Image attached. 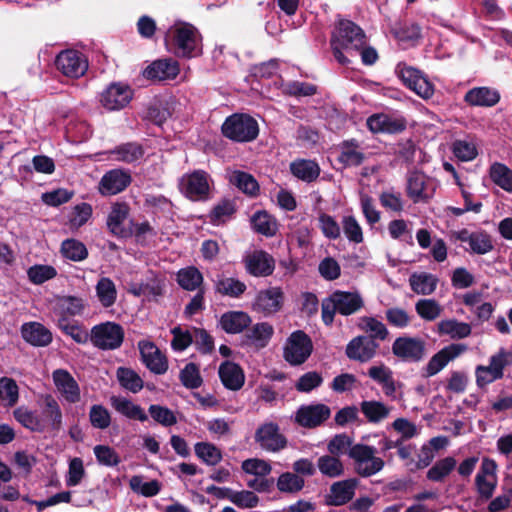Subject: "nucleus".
<instances>
[{"label":"nucleus","mask_w":512,"mask_h":512,"mask_svg":"<svg viewBox=\"0 0 512 512\" xmlns=\"http://www.w3.org/2000/svg\"><path fill=\"white\" fill-rule=\"evenodd\" d=\"M39 411L20 406L13 412L15 419L26 429L38 433L57 434L63 427V413L57 399L51 394L38 399Z\"/></svg>","instance_id":"nucleus-1"},{"label":"nucleus","mask_w":512,"mask_h":512,"mask_svg":"<svg viewBox=\"0 0 512 512\" xmlns=\"http://www.w3.org/2000/svg\"><path fill=\"white\" fill-rule=\"evenodd\" d=\"M365 46V35L360 27L349 20H340L331 38V47L336 60L343 65L350 63L343 51L358 52Z\"/></svg>","instance_id":"nucleus-2"},{"label":"nucleus","mask_w":512,"mask_h":512,"mask_svg":"<svg viewBox=\"0 0 512 512\" xmlns=\"http://www.w3.org/2000/svg\"><path fill=\"white\" fill-rule=\"evenodd\" d=\"M175 53L185 58L196 57L202 52V38L198 29L184 21H175L167 32Z\"/></svg>","instance_id":"nucleus-3"},{"label":"nucleus","mask_w":512,"mask_h":512,"mask_svg":"<svg viewBox=\"0 0 512 512\" xmlns=\"http://www.w3.org/2000/svg\"><path fill=\"white\" fill-rule=\"evenodd\" d=\"M363 306L364 301L358 292L335 291L322 301V320L326 325H331L336 312L348 316Z\"/></svg>","instance_id":"nucleus-4"},{"label":"nucleus","mask_w":512,"mask_h":512,"mask_svg":"<svg viewBox=\"0 0 512 512\" xmlns=\"http://www.w3.org/2000/svg\"><path fill=\"white\" fill-rule=\"evenodd\" d=\"M355 472L361 477H370L380 472L385 463L376 456V449L366 444H354L349 450Z\"/></svg>","instance_id":"nucleus-5"},{"label":"nucleus","mask_w":512,"mask_h":512,"mask_svg":"<svg viewBox=\"0 0 512 512\" xmlns=\"http://www.w3.org/2000/svg\"><path fill=\"white\" fill-rule=\"evenodd\" d=\"M512 362V353L504 348L498 350L489 358L488 365H478L475 368V379L478 388L500 380L504 376V369Z\"/></svg>","instance_id":"nucleus-6"},{"label":"nucleus","mask_w":512,"mask_h":512,"mask_svg":"<svg viewBox=\"0 0 512 512\" xmlns=\"http://www.w3.org/2000/svg\"><path fill=\"white\" fill-rule=\"evenodd\" d=\"M222 132L227 138L237 142H250L259 133L257 121L246 114H233L222 125Z\"/></svg>","instance_id":"nucleus-7"},{"label":"nucleus","mask_w":512,"mask_h":512,"mask_svg":"<svg viewBox=\"0 0 512 512\" xmlns=\"http://www.w3.org/2000/svg\"><path fill=\"white\" fill-rule=\"evenodd\" d=\"M395 73L403 84L420 98L428 100L433 97L435 86L419 69L409 66L406 63H399L395 68Z\"/></svg>","instance_id":"nucleus-8"},{"label":"nucleus","mask_w":512,"mask_h":512,"mask_svg":"<svg viewBox=\"0 0 512 512\" xmlns=\"http://www.w3.org/2000/svg\"><path fill=\"white\" fill-rule=\"evenodd\" d=\"M395 73L403 84L420 98L428 100L433 97L435 86L419 69L409 66L406 63H399L395 68Z\"/></svg>","instance_id":"nucleus-9"},{"label":"nucleus","mask_w":512,"mask_h":512,"mask_svg":"<svg viewBox=\"0 0 512 512\" xmlns=\"http://www.w3.org/2000/svg\"><path fill=\"white\" fill-rule=\"evenodd\" d=\"M241 469L246 475L253 476L247 480L246 485L256 492H268L273 484L269 478L272 472V465L269 461L261 458H249L242 462Z\"/></svg>","instance_id":"nucleus-10"},{"label":"nucleus","mask_w":512,"mask_h":512,"mask_svg":"<svg viewBox=\"0 0 512 512\" xmlns=\"http://www.w3.org/2000/svg\"><path fill=\"white\" fill-rule=\"evenodd\" d=\"M312 351L311 338L305 332L297 330L287 338L283 348V357L289 364L297 366L303 364L310 357Z\"/></svg>","instance_id":"nucleus-11"},{"label":"nucleus","mask_w":512,"mask_h":512,"mask_svg":"<svg viewBox=\"0 0 512 512\" xmlns=\"http://www.w3.org/2000/svg\"><path fill=\"white\" fill-rule=\"evenodd\" d=\"M210 176L203 170L184 174L179 180V189L193 201L206 200L210 191Z\"/></svg>","instance_id":"nucleus-12"},{"label":"nucleus","mask_w":512,"mask_h":512,"mask_svg":"<svg viewBox=\"0 0 512 512\" xmlns=\"http://www.w3.org/2000/svg\"><path fill=\"white\" fill-rule=\"evenodd\" d=\"M124 338L123 328L114 322H105L91 329L90 340L94 346L103 350H113L121 346Z\"/></svg>","instance_id":"nucleus-13"},{"label":"nucleus","mask_w":512,"mask_h":512,"mask_svg":"<svg viewBox=\"0 0 512 512\" xmlns=\"http://www.w3.org/2000/svg\"><path fill=\"white\" fill-rule=\"evenodd\" d=\"M255 442L267 452H279L287 446L286 437L280 432L279 426L274 422H265L255 431Z\"/></svg>","instance_id":"nucleus-14"},{"label":"nucleus","mask_w":512,"mask_h":512,"mask_svg":"<svg viewBox=\"0 0 512 512\" xmlns=\"http://www.w3.org/2000/svg\"><path fill=\"white\" fill-rule=\"evenodd\" d=\"M467 350V346L460 343H453L445 346L434 354L428 363L422 368L421 373L424 378H430L438 374L447 364L459 357Z\"/></svg>","instance_id":"nucleus-15"},{"label":"nucleus","mask_w":512,"mask_h":512,"mask_svg":"<svg viewBox=\"0 0 512 512\" xmlns=\"http://www.w3.org/2000/svg\"><path fill=\"white\" fill-rule=\"evenodd\" d=\"M437 184L421 172H413L407 180V195L414 203L427 202L436 191Z\"/></svg>","instance_id":"nucleus-16"},{"label":"nucleus","mask_w":512,"mask_h":512,"mask_svg":"<svg viewBox=\"0 0 512 512\" xmlns=\"http://www.w3.org/2000/svg\"><path fill=\"white\" fill-rule=\"evenodd\" d=\"M284 295L279 287L260 290L252 303V310L265 317L279 312L283 306Z\"/></svg>","instance_id":"nucleus-17"},{"label":"nucleus","mask_w":512,"mask_h":512,"mask_svg":"<svg viewBox=\"0 0 512 512\" xmlns=\"http://www.w3.org/2000/svg\"><path fill=\"white\" fill-rule=\"evenodd\" d=\"M56 66L65 76L79 78L87 71L88 61L82 53L66 50L57 56Z\"/></svg>","instance_id":"nucleus-18"},{"label":"nucleus","mask_w":512,"mask_h":512,"mask_svg":"<svg viewBox=\"0 0 512 512\" xmlns=\"http://www.w3.org/2000/svg\"><path fill=\"white\" fill-rule=\"evenodd\" d=\"M393 354L406 362H418L425 355V342L415 337H398L392 345Z\"/></svg>","instance_id":"nucleus-19"},{"label":"nucleus","mask_w":512,"mask_h":512,"mask_svg":"<svg viewBox=\"0 0 512 512\" xmlns=\"http://www.w3.org/2000/svg\"><path fill=\"white\" fill-rule=\"evenodd\" d=\"M132 96V90L128 85L112 83L101 93L100 103L109 111L120 110L131 101Z\"/></svg>","instance_id":"nucleus-20"},{"label":"nucleus","mask_w":512,"mask_h":512,"mask_svg":"<svg viewBox=\"0 0 512 512\" xmlns=\"http://www.w3.org/2000/svg\"><path fill=\"white\" fill-rule=\"evenodd\" d=\"M53 383L62 399L70 404L80 401L81 391L77 381L65 369H56L52 373Z\"/></svg>","instance_id":"nucleus-21"},{"label":"nucleus","mask_w":512,"mask_h":512,"mask_svg":"<svg viewBox=\"0 0 512 512\" xmlns=\"http://www.w3.org/2000/svg\"><path fill=\"white\" fill-rule=\"evenodd\" d=\"M496 462L490 458L482 460L480 469L475 477V485L479 495L485 499L490 498L497 485Z\"/></svg>","instance_id":"nucleus-22"},{"label":"nucleus","mask_w":512,"mask_h":512,"mask_svg":"<svg viewBox=\"0 0 512 512\" xmlns=\"http://www.w3.org/2000/svg\"><path fill=\"white\" fill-rule=\"evenodd\" d=\"M138 348L143 363L152 373L162 375L168 370L167 358L153 342L139 341Z\"/></svg>","instance_id":"nucleus-23"},{"label":"nucleus","mask_w":512,"mask_h":512,"mask_svg":"<svg viewBox=\"0 0 512 512\" xmlns=\"http://www.w3.org/2000/svg\"><path fill=\"white\" fill-rule=\"evenodd\" d=\"M129 172L122 169H112L106 172L98 185V190L103 196L116 195L124 191L131 183Z\"/></svg>","instance_id":"nucleus-24"},{"label":"nucleus","mask_w":512,"mask_h":512,"mask_svg":"<svg viewBox=\"0 0 512 512\" xmlns=\"http://www.w3.org/2000/svg\"><path fill=\"white\" fill-rule=\"evenodd\" d=\"M129 210L126 203L116 202L112 204L107 218V226L111 233L119 237H126L131 234Z\"/></svg>","instance_id":"nucleus-25"},{"label":"nucleus","mask_w":512,"mask_h":512,"mask_svg":"<svg viewBox=\"0 0 512 512\" xmlns=\"http://www.w3.org/2000/svg\"><path fill=\"white\" fill-rule=\"evenodd\" d=\"M247 272L255 277H265L274 270V259L267 252L255 250L244 257Z\"/></svg>","instance_id":"nucleus-26"},{"label":"nucleus","mask_w":512,"mask_h":512,"mask_svg":"<svg viewBox=\"0 0 512 512\" xmlns=\"http://www.w3.org/2000/svg\"><path fill=\"white\" fill-rule=\"evenodd\" d=\"M358 480L349 478L334 482L326 495V503L331 506H342L351 501L355 495Z\"/></svg>","instance_id":"nucleus-27"},{"label":"nucleus","mask_w":512,"mask_h":512,"mask_svg":"<svg viewBox=\"0 0 512 512\" xmlns=\"http://www.w3.org/2000/svg\"><path fill=\"white\" fill-rule=\"evenodd\" d=\"M378 348L379 344L375 340L367 336H358L348 343L346 355L352 360L367 362L375 356Z\"/></svg>","instance_id":"nucleus-28"},{"label":"nucleus","mask_w":512,"mask_h":512,"mask_svg":"<svg viewBox=\"0 0 512 512\" xmlns=\"http://www.w3.org/2000/svg\"><path fill=\"white\" fill-rule=\"evenodd\" d=\"M330 409L324 404L301 406L296 413V422L307 428H313L323 423L330 416Z\"/></svg>","instance_id":"nucleus-29"},{"label":"nucleus","mask_w":512,"mask_h":512,"mask_svg":"<svg viewBox=\"0 0 512 512\" xmlns=\"http://www.w3.org/2000/svg\"><path fill=\"white\" fill-rule=\"evenodd\" d=\"M179 71V64L176 60L160 59L154 61L144 70V76L159 81L172 80L177 77Z\"/></svg>","instance_id":"nucleus-30"},{"label":"nucleus","mask_w":512,"mask_h":512,"mask_svg":"<svg viewBox=\"0 0 512 512\" xmlns=\"http://www.w3.org/2000/svg\"><path fill=\"white\" fill-rule=\"evenodd\" d=\"M368 128L374 133H396L405 129L406 123L402 118L387 114H374L367 119Z\"/></svg>","instance_id":"nucleus-31"},{"label":"nucleus","mask_w":512,"mask_h":512,"mask_svg":"<svg viewBox=\"0 0 512 512\" xmlns=\"http://www.w3.org/2000/svg\"><path fill=\"white\" fill-rule=\"evenodd\" d=\"M23 339L36 347H45L52 342V333L38 322L24 323L21 327Z\"/></svg>","instance_id":"nucleus-32"},{"label":"nucleus","mask_w":512,"mask_h":512,"mask_svg":"<svg viewBox=\"0 0 512 512\" xmlns=\"http://www.w3.org/2000/svg\"><path fill=\"white\" fill-rule=\"evenodd\" d=\"M219 377L223 385L233 391L241 389L245 382V375L242 368L230 361L222 363L219 367Z\"/></svg>","instance_id":"nucleus-33"},{"label":"nucleus","mask_w":512,"mask_h":512,"mask_svg":"<svg viewBox=\"0 0 512 512\" xmlns=\"http://www.w3.org/2000/svg\"><path fill=\"white\" fill-rule=\"evenodd\" d=\"M110 404L115 411L130 420L145 422L148 416L144 409L123 396H111Z\"/></svg>","instance_id":"nucleus-34"},{"label":"nucleus","mask_w":512,"mask_h":512,"mask_svg":"<svg viewBox=\"0 0 512 512\" xmlns=\"http://www.w3.org/2000/svg\"><path fill=\"white\" fill-rule=\"evenodd\" d=\"M464 100L471 106L492 107L499 102L500 94L494 88L475 87L465 94Z\"/></svg>","instance_id":"nucleus-35"},{"label":"nucleus","mask_w":512,"mask_h":512,"mask_svg":"<svg viewBox=\"0 0 512 512\" xmlns=\"http://www.w3.org/2000/svg\"><path fill=\"white\" fill-rule=\"evenodd\" d=\"M289 169L294 177L307 183L315 181L321 171L318 163L309 159H295Z\"/></svg>","instance_id":"nucleus-36"},{"label":"nucleus","mask_w":512,"mask_h":512,"mask_svg":"<svg viewBox=\"0 0 512 512\" xmlns=\"http://www.w3.org/2000/svg\"><path fill=\"white\" fill-rule=\"evenodd\" d=\"M214 287L218 294L230 298H239L247 289L244 282L224 274L217 276L214 280Z\"/></svg>","instance_id":"nucleus-37"},{"label":"nucleus","mask_w":512,"mask_h":512,"mask_svg":"<svg viewBox=\"0 0 512 512\" xmlns=\"http://www.w3.org/2000/svg\"><path fill=\"white\" fill-rule=\"evenodd\" d=\"M392 407L381 401L365 400L360 403V410L370 423H380L390 416Z\"/></svg>","instance_id":"nucleus-38"},{"label":"nucleus","mask_w":512,"mask_h":512,"mask_svg":"<svg viewBox=\"0 0 512 512\" xmlns=\"http://www.w3.org/2000/svg\"><path fill=\"white\" fill-rule=\"evenodd\" d=\"M251 322L250 316L242 311H230L221 316L220 325L224 331L231 334L242 332Z\"/></svg>","instance_id":"nucleus-39"},{"label":"nucleus","mask_w":512,"mask_h":512,"mask_svg":"<svg viewBox=\"0 0 512 512\" xmlns=\"http://www.w3.org/2000/svg\"><path fill=\"white\" fill-rule=\"evenodd\" d=\"M229 182L248 196L258 195L260 187L257 180L249 173L233 170L228 173Z\"/></svg>","instance_id":"nucleus-40"},{"label":"nucleus","mask_w":512,"mask_h":512,"mask_svg":"<svg viewBox=\"0 0 512 512\" xmlns=\"http://www.w3.org/2000/svg\"><path fill=\"white\" fill-rule=\"evenodd\" d=\"M471 325L466 322H460L456 319H446L438 323V332L441 335H447L452 339H463L471 334Z\"/></svg>","instance_id":"nucleus-41"},{"label":"nucleus","mask_w":512,"mask_h":512,"mask_svg":"<svg viewBox=\"0 0 512 512\" xmlns=\"http://www.w3.org/2000/svg\"><path fill=\"white\" fill-rule=\"evenodd\" d=\"M409 283L415 293L430 295L437 287L438 278L427 272L414 273L410 276Z\"/></svg>","instance_id":"nucleus-42"},{"label":"nucleus","mask_w":512,"mask_h":512,"mask_svg":"<svg viewBox=\"0 0 512 512\" xmlns=\"http://www.w3.org/2000/svg\"><path fill=\"white\" fill-rule=\"evenodd\" d=\"M319 472L328 478H338L344 475L345 468L342 460L331 454L322 455L317 459Z\"/></svg>","instance_id":"nucleus-43"},{"label":"nucleus","mask_w":512,"mask_h":512,"mask_svg":"<svg viewBox=\"0 0 512 512\" xmlns=\"http://www.w3.org/2000/svg\"><path fill=\"white\" fill-rule=\"evenodd\" d=\"M492 182L504 191L512 193V170L503 163L494 162L489 169Z\"/></svg>","instance_id":"nucleus-44"},{"label":"nucleus","mask_w":512,"mask_h":512,"mask_svg":"<svg viewBox=\"0 0 512 512\" xmlns=\"http://www.w3.org/2000/svg\"><path fill=\"white\" fill-rule=\"evenodd\" d=\"M253 229L264 236H274L278 230L277 221L266 211H257L251 218Z\"/></svg>","instance_id":"nucleus-45"},{"label":"nucleus","mask_w":512,"mask_h":512,"mask_svg":"<svg viewBox=\"0 0 512 512\" xmlns=\"http://www.w3.org/2000/svg\"><path fill=\"white\" fill-rule=\"evenodd\" d=\"M358 327L368 334L373 340H385L389 334L385 324L374 317L364 316L359 318Z\"/></svg>","instance_id":"nucleus-46"},{"label":"nucleus","mask_w":512,"mask_h":512,"mask_svg":"<svg viewBox=\"0 0 512 512\" xmlns=\"http://www.w3.org/2000/svg\"><path fill=\"white\" fill-rule=\"evenodd\" d=\"M227 499L242 509L255 508L259 503V497L254 491L241 490L235 491L232 489H225Z\"/></svg>","instance_id":"nucleus-47"},{"label":"nucleus","mask_w":512,"mask_h":512,"mask_svg":"<svg viewBox=\"0 0 512 512\" xmlns=\"http://www.w3.org/2000/svg\"><path fill=\"white\" fill-rule=\"evenodd\" d=\"M273 326L267 322L254 325L248 332L247 337L257 348L265 347L273 336Z\"/></svg>","instance_id":"nucleus-48"},{"label":"nucleus","mask_w":512,"mask_h":512,"mask_svg":"<svg viewBox=\"0 0 512 512\" xmlns=\"http://www.w3.org/2000/svg\"><path fill=\"white\" fill-rule=\"evenodd\" d=\"M129 486L133 492L144 497H153L161 491V483L158 480L144 481L140 475L132 476Z\"/></svg>","instance_id":"nucleus-49"},{"label":"nucleus","mask_w":512,"mask_h":512,"mask_svg":"<svg viewBox=\"0 0 512 512\" xmlns=\"http://www.w3.org/2000/svg\"><path fill=\"white\" fill-rule=\"evenodd\" d=\"M177 282L185 290L194 291L203 282L201 272L195 267H186L178 271Z\"/></svg>","instance_id":"nucleus-50"},{"label":"nucleus","mask_w":512,"mask_h":512,"mask_svg":"<svg viewBox=\"0 0 512 512\" xmlns=\"http://www.w3.org/2000/svg\"><path fill=\"white\" fill-rule=\"evenodd\" d=\"M452 152L454 156L462 161L469 162L474 160L478 155L477 144L472 139L455 140L452 144Z\"/></svg>","instance_id":"nucleus-51"},{"label":"nucleus","mask_w":512,"mask_h":512,"mask_svg":"<svg viewBox=\"0 0 512 512\" xmlns=\"http://www.w3.org/2000/svg\"><path fill=\"white\" fill-rule=\"evenodd\" d=\"M96 294L104 307L112 306L117 298V290L114 282L108 277H102L96 284Z\"/></svg>","instance_id":"nucleus-52"},{"label":"nucleus","mask_w":512,"mask_h":512,"mask_svg":"<svg viewBox=\"0 0 512 512\" xmlns=\"http://www.w3.org/2000/svg\"><path fill=\"white\" fill-rule=\"evenodd\" d=\"M457 461L453 457L438 460L427 472V478L434 482L443 481L456 467Z\"/></svg>","instance_id":"nucleus-53"},{"label":"nucleus","mask_w":512,"mask_h":512,"mask_svg":"<svg viewBox=\"0 0 512 512\" xmlns=\"http://www.w3.org/2000/svg\"><path fill=\"white\" fill-rule=\"evenodd\" d=\"M112 154L118 161L125 163H133L140 160L144 155V150L140 144L137 143H125L116 147Z\"/></svg>","instance_id":"nucleus-54"},{"label":"nucleus","mask_w":512,"mask_h":512,"mask_svg":"<svg viewBox=\"0 0 512 512\" xmlns=\"http://www.w3.org/2000/svg\"><path fill=\"white\" fill-rule=\"evenodd\" d=\"M116 375L120 385L132 393H137L143 388V380L130 368L119 367Z\"/></svg>","instance_id":"nucleus-55"},{"label":"nucleus","mask_w":512,"mask_h":512,"mask_svg":"<svg viewBox=\"0 0 512 512\" xmlns=\"http://www.w3.org/2000/svg\"><path fill=\"white\" fill-rule=\"evenodd\" d=\"M57 325L63 333L70 336L76 343L84 344L90 338L86 329L65 317L59 318Z\"/></svg>","instance_id":"nucleus-56"},{"label":"nucleus","mask_w":512,"mask_h":512,"mask_svg":"<svg viewBox=\"0 0 512 512\" xmlns=\"http://www.w3.org/2000/svg\"><path fill=\"white\" fill-rule=\"evenodd\" d=\"M276 485L282 493L295 494L303 489L305 481L296 473L285 472L278 477Z\"/></svg>","instance_id":"nucleus-57"},{"label":"nucleus","mask_w":512,"mask_h":512,"mask_svg":"<svg viewBox=\"0 0 512 512\" xmlns=\"http://www.w3.org/2000/svg\"><path fill=\"white\" fill-rule=\"evenodd\" d=\"M56 276V268L47 264H36L27 270L28 280L34 285H41Z\"/></svg>","instance_id":"nucleus-58"},{"label":"nucleus","mask_w":512,"mask_h":512,"mask_svg":"<svg viewBox=\"0 0 512 512\" xmlns=\"http://www.w3.org/2000/svg\"><path fill=\"white\" fill-rule=\"evenodd\" d=\"M61 253L66 259L75 262L82 261L88 256L86 246L75 239L64 240L61 244Z\"/></svg>","instance_id":"nucleus-59"},{"label":"nucleus","mask_w":512,"mask_h":512,"mask_svg":"<svg viewBox=\"0 0 512 512\" xmlns=\"http://www.w3.org/2000/svg\"><path fill=\"white\" fill-rule=\"evenodd\" d=\"M195 454L207 465H217L222 460L221 450L212 443L199 442L195 445Z\"/></svg>","instance_id":"nucleus-60"},{"label":"nucleus","mask_w":512,"mask_h":512,"mask_svg":"<svg viewBox=\"0 0 512 512\" xmlns=\"http://www.w3.org/2000/svg\"><path fill=\"white\" fill-rule=\"evenodd\" d=\"M86 476L84 462L79 457H74L69 460L68 470L65 475V483L68 487L79 485Z\"/></svg>","instance_id":"nucleus-61"},{"label":"nucleus","mask_w":512,"mask_h":512,"mask_svg":"<svg viewBox=\"0 0 512 512\" xmlns=\"http://www.w3.org/2000/svg\"><path fill=\"white\" fill-rule=\"evenodd\" d=\"M338 159L346 166H357L362 163L364 155L355 142H344Z\"/></svg>","instance_id":"nucleus-62"},{"label":"nucleus","mask_w":512,"mask_h":512,"mask_svg":"<svg viewBox=\"0 0 512 512\" xmlns=\"http://www.w3.org/2000/svg\"><path fill=\"white\" fill-rule=\"evenodd\" d=\"M415 310L426 321H433L442 313L441 305L434 299H420L415 304Z\"/></svg>","instance_id":"nucleus-63"},{"label":"nucleus","mask_w":512,"mask_h":512,"mask_svg":"<svg viewBox=\"0 0 512 512\" xmlns=\"http://www.w3.org/2000/svg\"><path fill=\"white\" fill-rule=\"evenodd\" d=\"M342 229L349 242L359 244L363 242L364 236L362 227L353 215H346L342 218Z\"/></svg>","instance_id":"nucleus-64"}]
</instances>
